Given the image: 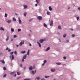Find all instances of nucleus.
Returning a JSON list of instances; mask_svg holds the SVG:
<instances>
[{"label":"nucleus","instance_id":"f257e3e1","mask_svg":"<svg viewBox=\"0 0 80 80\" xmlns=\"http://www.w3.org/2000/svg\"><path fill=\"white\" fill-rule=\"evenodd\" d=\"M24 44V41L21 42L19 44V46H22V45Z\"/></svg>","mask_w":80,"mask_h":80},{"label":"nucleus","instance_id":"f03ea898","mask_svg":"<svg viewBox=\"0 0 80 80\" xmlns=\"http://www.w3.org/2000/svg\"><path fill=\"white\" fill-rule=\"evenodd\" d=\"M0 30L5 31V30L4 29V28H2V27H0Z\"/></svg>","mask_w":80,"mask_h":80},{"label":"nucleus","instance_id":"7ed1b4c3","mask_svg":"<svg viewBox=\"0 0 80 80\" xmlns=\"http://www.w3.org/2000/svg\"><path fill=\"white\" fill-rule=\"evenodd\" d=\"M53 21H51L50 22V25L51 26H52V25H53Z\"/></svg>","mask_w":80,"mask_h":80},{"label":"nucleus","instance_id":"20e7f679","mask_svg":"<svg viewBox=\"0 0 80 80\" xmlns=\"http://www.w3.org/2000/svg\"><path fill=\"white\" fill-rule=\"evenodd\" d=\"M11 60H14V56H13V55H12L11 56Z\"/></svg>","mask_w":80,"mask_h":80},{"label":"nucleus","instance_id":"39448f33","mask_svg":"<svg viewBox=\"0 0 80 80\" xmlns=\"http://www.w3.org/2000/svg\"><path fill=\"white\" fill-rule=\"evenodd\" d=\"M44 41V40L43 39H40V43H42L43 42V41Z\"/></svg>","mask_w":80,"mask_h":80},{"label":"nucleus","instance_id":"423d86ee","mask_svg":"<svg viewBox=\"0 0 80 80\" xmlns=\"http://www.w3.org/2000/svg\"><path fill=\"white\" fill-rule=\"evenodd\" d=\"M27 57V55H25L23 57V59H26Z\"/></svg>","mask_w":80,"mask_h":80},{"label":"nucleus","instance_id":"0eeeda50","mask_svg":"<svg viewBox=\"0 0 80 80\" xmlns=\"http://www.w3.org/2000/svg\"><path fill=\"white\" fill-rule=\"evenodd\" d=\"M0 62H1V63H3V64L5 63V61H4L3 60H0Z\"/></svg>","mask_w":80,"mask_h":80},{"label":"nucleus","instance_id":"6e6552de","mask_svg":"<svg viewBox=\"0 0 80 80\" xmlns=\"http://www.w3.org/2000/svg\"><path fill=\"white\" fill-rule=\"evenodd\" d=\"M43 25H44V27H45L46 28H47V27H48V26H47V24H46L44 23L43 24Z\"/></svg>","mask_w":80,"mask_h":80},{"label":"nucleus","instance_id":"1a4fd4ad","mask_svg":"<svg viewBox=\"0 0 80 80\" xmlns=\"http://www.w3.org/2000/svg\"><path fill=\"white\" fill-rule=\"evenodd\" d=\"M51 71L52 72H55V69H52V70H51Z\"/></svg>","mask_w":80,"mask_h":80},{"label":"nucleus","instance_id":"9d476101","mask_svg":"<svg viewBox=\"0 0 80 80\" xmlns=\"http://www.w3.org/2000/svg\"><path fill=\"white\" fill-rule=\"evenodd\" d=\"M49 10H50V11H52V7H51V6H49Z\"/></svg>","mask_w":80,"mask_h":80},{"label":"nucleus","instance_id":"9b49d317","mask_svg":"<svg viewBox=\"0 0 80 80\" xmlns=\"http://www.w3.org/2000/svg\"><path fill=\"white\" fill-rule=\"evenodd\" d=\"M23 7L24 8V9H25L27 8V5H24Z\"/></svg>","mask_w":80,"mask_h":80},{"label":"nucleus","instance_id":"f8f14e48","mask_svg":"<svg viewBox=\"0 0 80 80\" xmlns=\"http://www.w3.org/2000/svg\"><path fill=\"white\" fill-rule=\"evenodd\" d=\"M33 69V67H32L31 66L29 68V69L30 70H32Z\"/></svg>","mask_w":80,"mask_h":80},{"label":"nucleus","instance_id":"ddd939ff","mask_svg":"<svg viewBox=\"0 0 80 80\" xmlns=\"http://www.w3.org/2000/svg\"><path fill=\"white\" fill-rule=\"evenodd\" d=\"M47 14L48 15H50V12L48 11L47 12Z\"/></svg>","mask_w":80,"mask_h":80},{"label":"nucleus","instance_id":"4468645a","mask_svg":"<svg viewBox=\"0 0 80 80\" xmlns=\"http://www.w3.org/2000/svg\"><path fill=\"white\" fill-rule=\"evenodd\" d=\"M25 53V51H21V53L23 54V53Z\"/></svg>","mask_w":80,"mask_h":80},{"label":"nucleus","instance_id":"2eb2a0df","mask_svg":"<svg viewBox=\"0 0 80 80\" xmlns=\"http://www.w3.org/2000/svg\"><path fill=\"white\" fill-rule=\"evenodd\" d=\"M27 12H25L24 13V17H26V16L27 15Z\"/></svg>","mask_w":80,"mask_h":80},{"label":"nucleus","instance_id":"dca6fc26","mask_svg":"<svg viewBox=\"0 0 80 80\" xmlns=\"http://www.w3.org/2000/svg\"><path fill=\"white\" fill-rule=\"evenodd\" d=\"M37 43H38V45H39V47H40V43L38 42H37Z\"/></svg>","mask_w":80,"mask_h":80},{"label":"nucleus","instance_id":"f3484780","mask_svg":"<svg viewBox=\"0 0 80 80\" xmlns=\"http://www.w3.org/2000/svg\"><path fill=\"white\" fill-rule=\"evenodd\" d=\"M50 50V47H48L46 49V51H48V50Z\"/></svg>","mask_w":80,"mask_h":80},{"label":"nucleus","instance_id":"a211bd4d","mask_svg":"<svg viewBox=\"0 0 80 80\" xmlns=\"http://www.w3.org/2000/svg\"><path fill=\"white\" fill-rule=\"evenodd\" d=\"M40 1V0H36V2H37V3H39V1Z\"/></svg>","mask_w":80,"mask_h":80},{"label":"nucleus","instance_id":"6ab92c4d","mask_svg":"<svg viewBox=\"0 0 80 80\" xmlns=\"http://www.w3.org/2000/svg\"><path fill=\"white\" fill-rule=\"evenodd\" d=\"M11 32H15V31L13 29L11 28Z\"/></svg>","mask_w":80,"mask_h":80},{"label":"nucleus","instance_id":"aec40b11","mask_svg":"<svg viewBox=\"0 0 80 80\" xmlns=\"http://www.w3.org/2000/svg\"><path fill=\"white\" fill-rule=\"evenodd\" d=\"M47 60H45L43 61V62H44V63L45 64L46 63H47Z\"/></svg>","mask_w":80,"mask_h":80},{"label":"nucleus","instance_id":"412c9836","mask_svg":"<svg viewBox=\"0 0 80 80\" xmlns=\"http://www.w3.org/2000/svg\"><path fill=\"white\" fill-rule=\"evenodd\" d=\"M57 65H61V63L60 62L57 63H56Z\"/></svg>","mask_w":80,"mask_h":80},{"label":"nucleus","instance_id":"4be33fe9","mask_svg":"<svg viewBox=\"0 0 80 80\" xmlns=\"http://www.w3.org/2000/svg\"><path fill=\"white\" fill-rule=\"evenodd\" d=\"M66 36H67V34H64L63 35V37L64 38H65L66 37Z\"/></svg>","mask_w":80,"mask_h":80},{"label":"nucleus","instance_id":"5701e85b","mask_svg":"<svg viewBox=\"0 0 80 80\" xmlns=\"http://www.w3.org/2000/svg\"><path fill=\"white\" fill-rule=\"evenodd\" d=\"M32 75H34V74H35V72L33 71H32Z\"/></svg>","mask_w":80,"mask_h":80},{"label":"nucleus","instance_id":"b1692460","mask_svg":"<svg viewBox=\"0 0 80 80\" xmlns=\"http://www.w3.org/2000/svg\"><path fill=\"white\" fill-rule=\"evenodd\" d=\"M9 39V37L8 36L6 38V41L8 40Z\"/></svg>","mask_w":80,"mask_h":80},{"label":"nucleus","instance_id":"393cba45","mask_svg":"<svg viewBox=\"0 0 80 80\" xmlns=\"http://www.w3.org/2000/svg\"><path fill=\"white\" fill-rule=\"evenodd\" d=\"M37 18L38 20H40V16H38L37 17Z\"/></svg>","mask_w":80,"mask_h":80},{"label":"nucleus","instance_id":"a878e982","mask_svg":"<svg viewBox=\"0 0 80 80\" xmlns=\"http://www.w3.org/2000/svg\"><path fill=\"white\" fill-rule=\"evenodd\" d=\"M14 73H15L14 72H12L10 73V74L11 75H13V74H14Z\"/></svg>","mask_w":80,"mask_h":80},{"label":"nucleus","instance_id":"bb28decb","mask_svg":"<svg viewBox=\"0 0 80 80\" xmlns=\"http://www.w3.org/2000/svg\"><path fill=\"white\" fill-rule=\"evenodd\" d=\"M19 24H22V21H21V20H19Z\"/></svg>","mask_w":80,"mask_h":80},{"label":"nucleus","instance_id":"cd10ccee","mask_svg":"<svg viewBox=\"0 0 80 80\" xmlns=\"http://www.w3.org/2000/svg\"><path fill=\"white\" fill-rule=\"evenodd\" d=\"M5 17H7V14L5 13Z\"/></svg>","mask_w":80,"mask_h":80},{"label":"nucleus","instance_id":"c85d7f7f","mask_svg":"<svg viewBox=\"0 0 80 80\" xmlns=\"http://www.w3.org/2000/svg\"><path fill=\"white\" fill-rule=\"evenodd\" d=\"M14 54H15V55H17V53L16 51H14Z\"/></svg>","mask_w":80,"mask_h":80},{"label":"nucleus","instance_id":"c756f323","mask_svg":"<svg viewBox=\"0 0 80 80\" xmlns=\"http://www.w3.org/2000/svg\"><path fill=\"white\" fill-rule=\"evenodd\" d=\"M12 22L11 20H8L7 21L8 23H10Z\"/></svg>","mask_w":80,"mask_h":80},{"label":"nucleus","instance_id":"7c9ffc66","mask_svg":"<svg viewBox=\"0 0 80 80\" xmlns=\"http://www.w3.org/2000/svg\"><path fill=\"white\" fill-rule=\"evenodd\" d=\"M36 78L37 79V80H39L40 78V77H37Z\"/></svg>","mask_w":80,"mask_h":80},{"label":"nucleus","instance_id":"2f4dec72","mask_svg":"<svg viewBox=\"0 0 80 80\" xmlns=\"http://www.w3.org/2000/svg\"><path fill=\"white\" fill-rule=\"evenodd\" d=\"M58 29H59V30L60 29H61V27L60 26H59L58 27Z\"/></svg>","mask_w":80,"mask_h":80},{"label":"nucleus","instance_id":"473e14b6","mask_svg":"<svg viewBox=\"0 0 80 80\" xmlns=\"http://www.w3.org/2000/svg\"><path fill=\"white\" fill-rule=\"evenodd\" d=\"M45 77L47 78H49V77H50V76H45Z\"/></svg>","mask_w":80,"mask_h":80},{"label":"nucleus","instance_id":"72a5a7b5","mask_svg":"<svg viewBox=\"0 0 80 80\" xmlns=\"http://www.w3.org/2000/svg\"><path fill=\"white\" fill-rule=\"evenodd\" d=\"M18 32H21V29H18Z\"/></svg>","mask_w":80,"mask_h":80},{"label":"nucleus","instance_id":"f704fd0d","mask_svg":"<svg viewBox=\"0 0 80 80\" xmlns=\"http://www.w3.org/2000/svg\"><path fill=\"white\" fill-rule=\"evenodd\" d=\"M17 75H20V73L19 72H17Z\"/></svg>","mask_w":80,"mask_h":80},{"label":"nucleus","instance_id":"c9c22d12","mask_svg":"<svg viewBox=\"0 0 80 80\" xmlns=\"http://www.w3.org/2000/svg\"><path fill=\"white\" fill-rule=\"evenodd\" d=\"M21 78V77H19L18 78H17V80H18V79H19V78Z\"/></svg>","mask_w":80,"mask_h":80},{"label":"nucleus","instance_id":"e433bc0d","mask_svg":"<svg viewBox=\"0 0 80 80\" xmlns=\"http://www.w3.org/2000/svg\"><path fill=\"white\" fill-rule=\"evenodd\" d=\"M27 55H30V53H29V52H27Z\"/></svg>","mask_w":80,"mask_h":80},{"label":"nucleus","instance_id":"4c0bfd02","mask_svg":"<svg viewBox=\"0 0 80 80\" xmlns=\"http://www.w3.org/2000/svg\"><path fill=\"white\" fill-rule=\"evenodd\" d=\"M13 20H16V19L15 18H12Z\"/></svg>","mask_w":80,"mask_h":80},{"label":"nucleus","instance_id":"58836bf2","mask_svg":"<svg viewBox=\"0 0 80 80\" xmlns=\"http://www.w3.org/2000/svg\"><path fill=\"white\" fill-rule=\"evenodd\" d=\"M3 69L4 70H6V68L5 67L3 68Z\"/></svg>","mask_w":80,"mask_h":80},{"label":"nucleus","instance_id":"ea45409f","mask_svg":"<svg viewBox=\"0 0 80 80\" xmlns=\"http://www.w3.org/2000/svg\"><path fill=\"white\" fill-rule=\"evenodd\" d=\"M17 37V35H14L13 38H16Z\"/></svg>","mask_w":80,"mask_h":80},{"label":"nucleus","instance_id":"a19ab883","mask_svg":"<svg viewBox=\"0 0 80 80\" xmlns=\"http://www.w3.org/2000/svg\"><path fill=\"white\" fill-rule=\"evenodd\" d=\"M6 75H7V74H5V75H3V77H6Z\"/></svg>","mask_w":80,"mask_h":80},{"label":"nucleus","instance_id":"79ce46f5","mask_svg":"<svg viewBox=\"0 0 80 80\" xmlns=\"http://www.w3.org/2000/svg\"><path fill=\"white\" fill-rule=\"evenodd\" d=\"M11 55H12V54H13V52H12L10 53Z\"/></svg>","mask_w":80,"mask_h":80},{"label":"nucleus","instance_id":"37998d69","mask_svg":"<svg viewBox=\"0 0 80 80\" xmlns=\"http://www.w3.org/2000/svg\"><path fill=\"white\" fill-rule=\"evenodd\" d=\"M79 19V17H78L77 18V20H78Z\"/></svg>","mask_w":80,"mask_h":80},{"label":"nucleus","instance_id":"c03bdc74","mask_svg":"<svg viewBox=\"0 0 80 80\" xmlns=\"http://www.w3.org/2000/svg\"><path fill=\"white\" fill-rule=\"evenodd\" d=\"M63 58H64V59L65 60H66V59L67 58H66V57H63Z\"/></svg>","mask_w":80,"mask_h":80},{"label":"nucleus","instance_id":"a18cd8bd","mask_svg":"<svg viewBox=\"0 0 80 80\" xmlns=\"http://www.w3.org/2000/svg\"><path fill=\"white\" fill-rule=\"evenodd\" d=\"M72 37H73L75 36V35L74 34L72 35Z\"/></svg>","mask_w":80,"mask_h":80},{"label":"nucleus","instance_id":"49530a36","mask_svg":"<svg viewBox=\"0 0 80 80\" xmlns=\"http://www.w3.org/2000/svg\"><path fill=\"white\" fill-rule=\"evenodd\" d=\"M26 68H27V67H24L23 68L24 70H25V69H26Z\"/></svg>","mask_w":80,"mask_h":80},{"label":"nucleus","instance_id":"de8ad7c7","mask_svg":"<svg viewBox=\"0 0 80 80\" xmlns=\"http://www.w3.org/2000/svg\"><path fill=\"white\" fill-rule=\"evenodd\" d=\"M42 20V17H40V20Z\"/></svg>","mask_w":80,"mask_h":80},{"label":"nucleus","instance_id":"09e8293b","mask_svg":"<svg viewBox=\"0 0 80 80\" xmlns=\"http://www.w3.org/2000/svg\"><path fill=\"white\" fill-rule=\"evenodd\" d=\"M18 20H20V17H19V18H18Z\"/></svg>","mask_w":80,"mask_h":80},{"label":"nucleus","instance_id":"8fccbe9b","mask_svg":"<svg viewBox=\"0 0 80 80\" xmlns=\"http://www.w3.org/2000/svg\"><path fill=\"white\" fill-rule=\"evenodd\" d=\"M35 7H37V4H35Z\"/></svg>","mask_w":80,"mask_h":80},{"label":"nucleus","instance_id":"3c124183","mask_svg":"<svg viewBox=\"0 0 80 80\" xmlns=\"http://www.w3.org/2000/svg\"><path fill=\"white\" fill-rule=\"evenodd\" d=\"M10 51H11V50L10 49H8V52H10Z\"/></svg>","mask_w":80,"mask_h":80},{"label":"nucleus","instance_id":"603ef678","mask_svg":"<svg viewBox=\"0 0 80 80\" xmlns=\"http://www.w3.org/2000/svg\"><path fill=\"white\" fill-rule=\"evenodd\" d=\"M22 64H20V67H22Z\"/></svg>","mask_w":80,"mask_h":80},{"label":"nucleus","instance_id":"864d4df0","mask_svg":"<svg viewBox=\"0 0 80 80\" xmlns=\"http://www.w3.org/2000/svg\"><path fill=\"white\" fill-rule=\"evenodd\" d=\"M24 59H22V62H24Z\"/></svg>","mask_w":80,"mask_h":80},{"label":"nucleus","instance_id":"5fc2aeb1","mask_svg":"<svg viewBox=\"0 0 80 80\" xmlns=\"http://www.w3.org/2000/svg\"><path fill=\"white\" fill-rule=\"evenodd\" d=\"M8 48H7L6 49V50H8Z\"/></svg>","mask_w":80,"mask_h":80},{"label":"nucleus","instance_id":"6e6d98bb","mask_svg":"<svg viewBox=\"0 0 80 80\" xmlns=\"http://www.w3.org/2000/svg\"><path fill=\"white\" fill-rule=\"evenodd\" d=\"M29 46H30V47L32 46V44L31 43L29 44Z\"/></svg>","mask_w":80,"mask_h":80},{"label":"nucleus","instance_id":"4d7b16f0","mask_svg":"<svg viewBox=\"0 0 80 80\" xmlns=\"http://www.w3.org/2000/svg\"><path fill=\"white\" fill-rule=\"evenodd\" d=\"M45 64H44V63H43L42 64V66H43V65H45Z\"/></svg>","mask_w":80,"mask_h":80},{"label":"nucleus","instance_id":"13d9d810","mask_svg":"<svg viewBox=\"0 0 80 80\" xmlns=\"http://www.w3.org/2000/svg\"><path fill=\"white\" fill-rule=\"evenodd\" d=\"M16 76H17V74H15L14 75V77H16Z\"/></svg>","mask_w":80,"mask_h":80},{"label":"nucleus","instance_id":"bf43d9fd","mask_svg":"<svg viewBox=\"0 0 80 80\" xmlns=\"http://www.w3.org/2000/svg\"><path fill=\"white\" fill-rule=\"evenodd\" d=\"M18 46H19L18 45H16V47H18Z\"/></svg>","mask_w":80,"mask_h":80},{"label":"nucleus","instance_id":"052dcab7","mask_svg":"<svg viewBox=\"0 0 80 80\" xmlns=\"http://www.w3.org/2000/svg\"><path fill=\"white\" fill-rule=\"evenodd\" d=\"M28 52H30V49H29V50H28Z\"/></svg>","mask_w":80,"mask_h":80},{"label":"nucleus","instance_id":"680f3d73","mask_svg":"<svg viewBox=\"0 0 80 80\" xmlns=\"http://www.w3.org/2000/svg\"><path fill=\"white\" fill-rule=\"evenodd\" d=\"M13 40V39H11V41H12Z\"/></svg>","mask_w":80,"mask_h":80},{"label":"nucleus","instance_id":"e2e57ef3","mask_svg":"<svg viewBox=\"0 0 80 80\" xmlns=\"http://www.w3.org/2000/svg\"><path fill=\"white\" fill-rule=\"evenodd\" d=\"M78 8V10H80V7Z\"/></svg>","mask_w":80,"mask_h":80},{"label":"nucleus","instance_id":"0e129e2a","mask_svg":"<svg viewBox=\"0 0 80 80\" xmlns=\"http://www.w3.org/2000/svg\"><path fill=\"white\" fill-rule=\"evenodd\" d=\"M71 30H72V31H73V29H71Z\"/></svg>","mask_w":80,"mask_h":80},{"label":"nucleus","instance_id":"69168bd1","mask_svg":"<svg viewBox=\"0 0 80 80\" xmlns=\"http://www.w3.org/2000/svg\"><path fill=\"white\" fill-rule=\"evenodd\" d=\"M41 80H45V79L44 78H43V79H42Z\"/></svg>","mask_w":80,"mask_h":80},{"label":"nucleus","instance_id":"338daca9","mask_svg":"<svg viewBox=\"0 0 80 80\" xmlns=\"http://www.w3.org/2000/svg\"><path fill=\"white\" fill-rule=\"evenodd\" d=\"M67 42H69V41L68 40H67Z\"/></svg>","mask_w":80,"mask_h":80},{"label":"nucleus","instance_id":"774afa93","mask_svg":"<svg viewBox=\"0 0 80 80\" xmlns=\"http://www.w3.org/2000/svg\"><path fill=\"white\" fill-rule=\"evenodd\" d=\"M58 35H60V33L59 32L58 33Z\"/></svg>","mask_w":80,"mask_h":80}]
</instances>
